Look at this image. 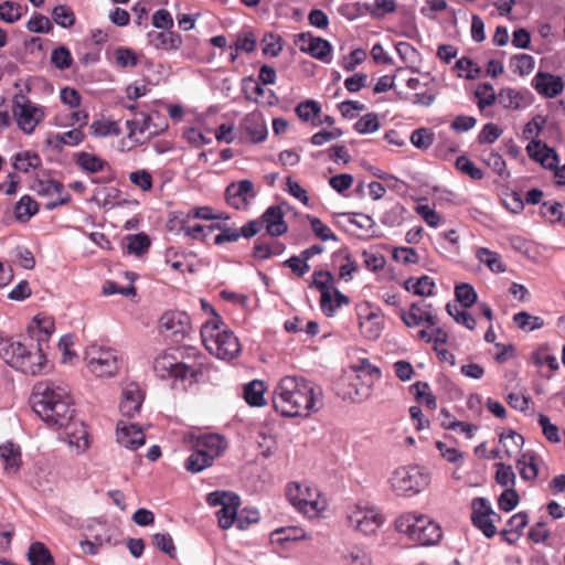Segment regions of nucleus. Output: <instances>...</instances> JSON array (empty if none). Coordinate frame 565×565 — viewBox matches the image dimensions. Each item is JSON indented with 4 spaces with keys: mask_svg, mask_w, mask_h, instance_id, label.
Returning <instances> with one entry per match:
<instances>
[{
    "mask_svg": "<svg viewBox=\"0 0 565 565\" xmlns=\"http://www.w3.org/2000/svg\"><path fill=\"white\" fill-rule=\"evenodd\" d=\"M256 195L254 183L248 179L230 183L224 193L227 205L238 211H247Z\"/></svg>",
    "mask_w": 565,
    "mask_h": 565,
    "instance_id": "nucleus-15",
    "label": "nucleus"
},
{
    "mask_svg": "<svg viewBox=\"0 0 565 565\" xmlns=\"http://www.w3.org/2000/svg\"><path fill=\"white\" fill-rule=\"evenodd\" d=\"M159 329L164 337L181 341L191 331L190 317L184 311H166L159 319Z\"/></svg>",
    "mask_w": 565,
    "mask_h": 565,
    "instance_id": "nucleus-13",
    "label": "nucleus"
},
{
    "mask_svg": "<svg viewBox=\"0 0 565 565\" xmlns=\"http://www.w3.org/2000/svg\"><path fill=\"white\" fill-rule=\"evenodd\" d=\"M39 212V204L30 195L25 194L20 198L14 206V216L17 221L26 223Z\"/></svg>",
    "mask_w": 565,
    "mask_h": 565,
    "instance_id": "nucleus-42",
    "label": "nucleus"
},
{
    "mask_svg": "<svg viewBox=\"0 0 565 565\" xmlns=\"http://www.w3.org/2000/svg\"><path fill=\"white\" fill-rule=\"evenodd\" d=\"M143 402V393L140 387L135 384H128L122 391V399L119 409L122 416L128 418L135 417L139 414Z\"/></svg>",
    "mask_w": 565,
    "mask_h": 565,
    "instance_id": "nucleus-26",
    "label": "nucleus"
},
{
    "mask_svg": "<svg viewBox=\"0 0 565 565\" xmlns=\"http://www.w3.org/2000/svg\"><path fill=\"white\" fill-rule=\"evenodd\" d=\"M53 21L62 28H71L76 22V17L71 7L58 4L52 10Z\"/></svg>",
    "mask_w": 565,
    "mask_h": 565,
    "instance_id": "nucleus-52",
    "label": "nucleus"
},
{
    "mask_svg": "<svg viewBox=\"0 0 565 565\" xmlns=\"http://www.w3.org/2000/svg\"><path fill=\"white\" fill-rule=\"evenodd\" d=\"M424 90L414 93L408 99L413 105L429 107L437 97V90L431 83L424 84Z\"/></svg>",
    "mask_w": 565,
    "mask_h": 565,
    "instance_id": "nucleus-56",
    "label": "nucleus"
},
{
    "mask_svg": "<svg viewBox=\"0 0 565 565\" xmlns=\"http://www.w3.org/2000/svg\"><path fill=\"white\" fill-rule=\"evenodd\" d=\"M529 523V515L525 512L513 514L507 522L505 527L500 532L503 542L509 545L515 544L523 534Z\"/></svg>",
    "mask_w": 565,
    "mask_h": 565,
    "instance_id": "nucleus-31",
    "label": "nucleus"
},
{
    "mask_svg": "<svg viewBox=\"0 0 565 565\" xmlns=\"http://www.w3.org/2000/svg\"><path fill=\"white\" fill-rule=\"evenodd\" d=\"M495 467V481L505 489H513L515 486V473L511 466L503 462H497Z\"/></svg>",
    "mask_w": 565,
    "mask_h": 565,
    "instance_id": "nucleus-57",
    "label": "nucleus"
},
{
    "mask_svg": "<svg viewBox=\"0 0 565 565\" xmlns=\"http://www.w3.org/2000/svg\"><path fill=\"white\" fill-rule=\"evenodd\" d=\"M42 166V159L36 152L22 151L13 157V167L21 172H29Z\"/></svg>",
    "mask_w": 565,
    "mask_h": 565,
    "instance_id": "nucleus-46",
    "label": "nucleus"
},
{
    "mask_svg": "<svg viewBox=\"0 0 565 565\" xmlns=\"http://www.w3.org/2000/svg\"><path fill=\"white\" fill-rule=\"evenodd\" d=\"M532 87L544 98H555L564 90V79L555 74L539 71L532 78Z\"/></svg>",
    "mask_w": 565,
    "mask_h": 565,
    "instance_id": "nucleus-21",
    "label": "nucleus"
},
{
    "mask_svg": "<svg viewBox=\"0 0 565 565\" xmlns=\"http://www.w3.org/2000/svg\"><path fill=\"white\" fill-rule=\"evenodd\" d=\"M151 116L146 113L135 114V118L127 120L126 126L128 129L127 137L135 145H143L150 138L159 135L168 128V124L162 127L151 124Z\"/></svg>",
    "mask_w": 565,
    "mask_h": 565,
    "instance_id": "nucleus-16",
    "label": "nucleus"
},
{
    "mask_svg": "<svg viewBox=\"0 0 565 565\" xmlns=\"http://www.w3.org/2000/svg\"><path fill=\"white\" fill-rule=\"evenodd\" d=\"M500 443L504 445L507 456L512 457L513 454L521 450L524 444V438L513 429H510L507 433L501 434Z\"/></svg>",
    "mask_w": 565,
    "mask_h": 565,
    "instance_id": "nucleus-55",
    "label": "nucleus"
},
{
    "mask_svg": "<svg viewBox=\"0 0 565 565\" xmlns=\"http://www.w3.org/2000/svg\"><path fill=\"white\" fill-rule=\"evenodd\" d=\"M533 102L531 92L514 88H501L498 94V103L505 109L519 110L529 107Z\"/></svg>",
    "mask_w": 565,
    "mask_h": 565,
    "instance_id": "nucleus-25",
    "label": "nucleus"
},
{
    "mask_svg": "<svg viewBox=\"0 0 565 565\" xmlns=\"http://www.w3.org/2000/svg\"><path fill=\"white\" fill-rule=\"evenodd\" d=\"M28 556L31 565H54L50 550L41 542L30 545Z\"/></svg>",
    "mask_w": 565,
    "mask_h": 565,
    "instance_id": "nucleus-47",
    "label": "nucleus"
},
{
    "mask_svg": "<svg viewBox=\"0 0 565 565\" xmlns=\"http://www.w3.org/2000/svg\"><path fill=\"white\" fill-rule=\"evenodd\" d=\"M89 134L95 138H106L119 136L121 129L119 124L115 120L97 119L89 125Z\"/></svg>",
    "mask_w": 565,
    "mask_h": 565,
    "instance_id": "nucleus-41",
    "label": "nucleus"
},
{
    "mask_svg": "<svg viewBox=\"0 0 565 565\" xmlns=\"http://www.w3.org/2000/svg\"><path fill=\"white\" fill-rule=\"evenodd\" d=\"M349 525L363 534H373L384 523V518L372 510H355L348 516Z\"/></svg>",
    "mask_w": 565,
    "mask_h": 565,
    "instance_id": "nucleus-23",
    "label": "nucleus"
},
{
    "mask_svg": "<svg viewBox=\"0 0 565 565\" xmlns=\"http://www.w3.org/2000/svg\"><path fill=\"white\" fill-rule=\"evenodd\" d=\"M206 502L211 507H221L216 512L221 529L227 530L233 525H236L239 530L246 529L243 514L237 512L241 504L237 494L228 491H214L207 494Z\"/></svg>",
    "mask_w": 565,
    "mask_h": 565,
    "instance_id": "nucleus-6",
    "label": "nucleus"
},
{
    "mask_svg": "<svg viewBox=\"0 0 565 565\" xmlns=\"http://www.w3.org/2000/svg\"><path fill=\"white\" fill-rule=\"evenodd\" d=\"M26 10L28 7L8 0L0 3V19L7 23H14L22 18Z\"/></svg>",
    "mask_w": 565,
    "mask_h": 565,
    "instance_id": "nucleus-48",
    "label": "nucleus"
},
{
    "mask_svg": "<svg viewBox=\"0 0 565 565\" xmlns=\"http://www.w3.org/2000/svg\"><path fill=\"white\" fill-rule=\"evenodd\" d=\"M356 373L352 385L355 388L358 398H365L370 395L374 384L380 381L382 373L381 370L373 365L367 359H362L353 366Z\"/></svg>",
    "mask_w": 565,
    "mask_h": 565,
    "instance_id": "nucleus-17",
    "label": "nucleus"
},
{
    "mask_svg": "<svg viewBox=\"0 0 565 565\" xmlns=\"http://www.w3.org/2000/svg\"><path fill=\"white\" fill-rule=\"evenodd\" d=\"M0 459L7 473L18 472L22 463L20 447L11 441L0 445Z\"/></svg>",
    "mask_w": 565,
    "mask_h": 565,
    "instance_id": "nucleus-34",
    "label": "nucleus"
},
{
    "mask_svg": "<svg viewBox=\"0 0 565 565\" xmlns=\"http://www.w3.org/2000/svg\"><path fill=\"white\" fill-rule=\"evenodd\" d=\"M213 462L214 460L211 456L206 455L194 445L193 451L185 460L184 467L188 471L198 473L203 471L205 468L211 467Z\"/></svg>",
    "mask_w": 565,
    "mask_h": 565,
    "instance_id": "nucleus-44",
    "label": "nucleus"
},
{
    "mask_svg": "<svg viewBox=\"0 0 565 565\" xmlns=\"http://www.w3.org/2000/svg\"><path fill=\"white\" fill-rule=\"evenodd\" d=\"M466 309L467 308H459L457 305L447 303L446 306L448 315L451 316L457 323L465 326L469 330H473L477 326V321Z\"/></svg>",
    "mask_w": 565,
    "mask_h": 565,
    "instance_id": "nucleus-53",
    "label": "nucleus"
},
{
    "mask_svg": "<svg viewBox=\"0 0 565 565\" xmlns=\"http://www.w3.org/2000/svg\"><path fill=\"white\" fill-rule=\"evenodd\" d=\"M288 501L301 513L316 518L324 510V502L320 500L317 488L305 483L292 482L287 486Z\"/></svg>",
    "mask_w": 565,
    "mask_h": 565,
    "instance_id": "nucleus-9",
    "label": "nucleus"
},
{
    "mask_svg": "<svg viewBox=\"0 0 565 565\" xmlns=\"http://www.w3.org/2000/svg\"><path fill=\"white\" fill-rule=\"evenodd\" d=\"M242 131L255 143L263 142L267 137V127L259 113L247 114L241 122Z\"/></svg>",
    "mask_w": 565,
    "mask_h": 565,
    "instance_id": "nucleus-30",
    "label": "nucleus"
},
{
    "mask_svg": "<svg viewBox=\"0 0 565 565\" xmlns=\"http://www.w3.org/2000/svg\"><path fill=\"white\" fill-rule=\"evenodd\" d=\"M31 345L28 347L21 342H9L6 343L3 348H1L0 354L2 359L9 364L11 367H15V361H20L25 359L26 353H29Z\"/></svg>",
    "mask_w": 565,
    "mask_h": 565,
    "instance_id": "nucleus-37",
    "label": "nucleus"
},
{
    "mask_svg": "<svg viewBox=\"0 0 565 565\" xmlns=\"http://www.w3.org/2000/svg\"><path fill=\"white\" fill-rule=\"evenodd\" d=\"M334 276L329 270L317 269L312 274V280L309 282V288H315L320 292V308L327 317H333L335 308L333 307V299L331 290L334 287Z\"/></svg>",
    "mask_w": 565,
    "mask_h": 565,
    "instance_id": "nucleus-18",
    "label": "nucleus"
},
{
    "mask_svg": "<svg viewBox=\"0 0 565 565\" xmlns=\"http://www.w3.org/2000/svg\"><path fill=\"white\" fill-rule=\"evenodd\" d=\"M396 529L422 546L436 545L443 537V531L438 523L427 515L414 512L402 514L396 520Z\"/></svg>",
    "mask_w": 565,
    "mask_h": 565,
    "instance_id": "nucleus-5",
    "label": "nucleus"
},
{
    "mask_svg": "<svg viewBox=\"0 0 565 565\" xmlns=\"http://www.w3.org/2000/svg\"><path fill=\"white\" fill-rule=\"evenodd\" d=\"M194 445L203 452L211 456L213 460L220 457L227 447L225 438L218 434H206L200 436Z\"/></svg>",
    "mask_w": 565,
    "mask_h": 565,
    "instance_id": "nucleus-33",
    "label": "nucleus"
},
{
    "mask_svg": "<svg viewBox=\"0 0 565 565\" xmlns=\"http://www.w3.org/2000/svg\"><path fill=\"white\" fill-rule=\"evenodd\" d=\"M526 151L530 158L539 161L544 168L555 170L554 177L557 184L565 185V166L557 168L559 158L553 148L547 147L541 140H532L527 145Z\"/></svg>",
    "mask_w": 565,
    "mask_h": 565,
    "instance_id": "nucleus-12",
    "label": "nucleus"
},
{
    "mask_svg": "<svg viewBox=\"0 0 565 565\" xmlns=\"http://www.w3.org/2000/svg\"><path fill=\"white\" fill-rule=\"evenodd\" d=\"M85 361L88 370L98 377L115 376L121 363L116 350L97 345H90L86 350Z\"/></svg>",
    "mask_w": 565,
    "mask_h": 565,
    "instance_id": "nucleus-10",
    "label": "nucleus"
},
{
    "mask_svg": "<svg viewBox=\"0 0 565 565\" xmlns=\"http://www.w3.org/2000/svg\"><path fill=\"white\" fill-rule=\"evenodd\" d=\"M295 44L303 53L309 54L323 63L331 61L332 45L328 40L315 36L310 32H302L295 36Z\"/></svg>",
    "mask_w": 565,
    "mask_h": 565,
    "instance_id": "nucleus-19",
    "label": "nucleus"
},
{
    "mask_svg": "<svg viewBox=\"0 0 565 565\" xmlns=\"http://www.w3.org/2000/svg\"><path fill=\"white\" fill-rule=\"evenodd\" d=\"M46 365V356L43 353L42 347L40 344H31V349L29 353H26L25 359L15 361V370L30 375H38L42 373L43 369Z\"/></svg>",
    "mask_w": 565,
    "mask_h": 565,
    "instance_id": "nucleus-27",
    "label": "nucleus"
},
{
    "mask_svg": "<svg viewBox=\"0 0 565 565\" xmlns=\"http://www.w3.org/2000/svg\"><path fill=\"white\" fill-rule=\"evenodd\" d=\"M242 89L246 99L254 103L262 105H274L277 102V97L274 92L269 88L263 87V85L254 78H245L243 81Z\"/></svg>",
    "mask_w": 565,
    "mask_h": 565,
    "instance_id": "nucleus-29",
    "label": "nucleus"
},
{
    "mask_svg": "<svg viewBox=\"0 0 565 565\" xmlns=\"http://www.w3.org/2000/svg\"><path fill=\"white\" fill-rule=\"evenodd\" d=\"M458 76L466 77L467 79H475L479 76L480 67L469 57H461L456 62Z\"/></svg>",
    "mask_w": 565,
    "mask_h": 565,
    "instance_id": "nucleus-63",
    "label": "nucleus"
},
{
    "mask_svg": "<svg viewBox=\"0 0 565 565\" xmlns=\"http://www.w3.org/2000/svg\"><path fill=\"white\" fill-rule=\"evenodd\" d=\"M203 356L193 347L164 351L153 361V371L162 380L198 382L203 374Z\"/></svg>",
    "mask_w": 565,
    "mask_h": 565,
    "instance_id": "nucleus-3",
    "label": "nucleus"
},
{
    "mask_svg": "<svg viewBox=\"0 0 565 565\" xmlns=\"http://www.w3.org/2000/svg\"><path fill=\"white\" fill-rule=\"evenodd\" d=\"M84 139L85 134L82 128L78 127L62 134H56L53 138L47 140V143L54 148H58L63 145L74 147L82 143Z\"/></svg>",
    "mask_w": 565,
    "mask_h": 565,
    "instance_id": "nucleus-43",
    "label": "nucleus"
},
{
    "mask_svg": "<svg viewBox=\"0 0 565 565\" xmlns=\"http://www.w3.org/2000/svg\"><path fill=\"white\" fill-rule=\"evenodd\" d=\"M32 333L38 344L46 342L55 330L54 320L51 317L36 316L33 319Z\"/></svg>",
    "mask_w": 565,
    "mask_h": 565,
    "instance_id": "nucleus-39",
    "label": "nucleus"
},
{
    "mask_svg": "<svg viewBox=\"0 0 565 565\" xmlns=\"http://www.w3.org/2000/svg\"><path fill=\"white\" fill-rule=\"evenodd\" d=\"M399 317L409 328L419 326L424 322L428 327H435L438 323V317L434 306L425 300L413 302L408 312L404 309H399Z\"/></svg>",
    "mask_w": 565,
    "mask_h": 565,
    "instance_id": "nucleus-20",
    "label": "nucleus"
},
{
    "mask_svg": "<svg viewBox=\"0 0 565 565\" xmlns=\"http://www.w3.org/2000/svg\"><path fill=\"white\" fill-rule=\"evenodd\" d=\"M477 259L486 265L492 273L499 274L505 271L507 267L499 253L487 247H479L476 252Z\"/></svg>",
    "mask_w": 565,
    "mask_h": 565,
    "instance_id": "nucleus-38",
    "label": "nucleus"
},
{
    "mask_svg": "<svg viewBox=\"0 0 565 565\" xmlns=\"http://www.w3.org/2000/svg\"><path fill=\"white\" fill-rule=\"evenodd\" d=\"M359 328L364 338L377 340L384 329L383 317L365 306L363 311L359 312Z\"/></svg>",
    "mask_w": 565,
    "mask_h": 565,
    "instance_id": "nucleus-24",
    "label": "nucleus"
},
{
    "mask_svg": "<svg viewBox=\"0 0 565 565\" xmlns=\"http://www.w3.org/2000/svg\"><path fill=\"white\" fill-rule=\"evenodd\" d=\"M307 220L310 223L312 232L321 241H338V237L332 230L319 217L307 215Z\"/></svg>",
    "mask_w": 565,
    "mask_h": 565,
    "instance_id": "nucleus-59",
    "label": "nucleus"
},
{
    "mask_svg": "<svg viewBox=\"0 0 565 565\" xmlns=\"http://www.w3.org/2000/svg\"><path fill=\"white\" fill-rule=\"evenodd\" d=\"M513 321L521 330L526 332L541 329L544 326V320L541 317L532 316L526 311L515 313Z\"/></svg>",
    "mask_w": 565,
    "mask_h": 565,
    "instance_id": "nucleus-51",
    "label": "nucleus"
},
{
    "mask_svg": "<svg viewBox=\"0 0 565 565\" xmlns=\"http://www.w3.org/2000/svg\"><path fill=\"white\" fill-rule=\"evenodd\" d=\"M535 66V60L532 55L521 53L513 55L510 61V67L513 73L525 76L532 73Z\"/></svg>",
    "mask_w": 565,
    "mask_h": 565,
    "instance_id": "nucleus-49",
    "label": "nucleus"
},
{
    "mask_svg": "<svg viewBox=\"0 0 565 565\" xmlns=\"http://www.w3.org/2000/svg\"><path fill=\"white\" fill-rule=\"evenodd\" d=\"M125 239L127 242V254H131L137 257H141L147 254L151 246V241L146 233L129 234Z\"/></svg>",
    "mask_w": 565,
    "mask_h": 565,
    "instance_id": "nucleus-40",
    "label": "nucleus"
},
{
    "mask_svg": "<svg viewBox=\"0 0 565 565\" xmlns=\"http://www.w3.org/2000/svg\"><path fill=\"white\" fill-rule=\"evenodd\" d=\"M455 297L463 308H470L478 299L475 288L466 282H461L455 287Z\"/></svg>",
    "mask_w": 565,
    "mask_h": 565,
    "instance_id": "nucleus-54",
    "label": "nucleus"
},
{
    "mask_svg": "<svg viewBox=\"0 0 565 565\" xmlns=\"http://www.w3.org/2000/svg\"><path fill=\"white\" fill-rule=\"evenodd\" d=\"M32 190L40 196L47 198L45 209L52 211L58 206L66 205L71 201V194L65 191L62 182L53 179H36Z\"/></svg>",
    "mask_w": 565,
    "mask_h": 565,
    "instance_id": "nucleus-14",
    "label": "nucleus"
},
{
    "mask_svg": "<svg viewBox=\"0 0 565 565\" xmlns=\"http://www.w3.org/2000/svg\"><path fill=\"white\" fill-rule=\"evenodd\" d=\"M501 516L493 511L490 502L484 498H475L471 502V523L482 532L487 539L493 537L498 531L495 522Z\"/></svg>",
    "mask_w": 565,
    "mask_h": 565,
    "instance_id": "nucleus-11",
    "label": "nucleus"
},
{
    "mask_svg": "<svg viewBox=\"0 0 565 565\" xmlns=\"http://www.w3.org/2000/svg\"><path fill=\"white\" fill-rule=\"evenodd\" d=\"M263 228L271 237H279L288 232L285 212L281 205H271L259 217Z\"/></svg>",
    "mask_w": 565,
    "mask_h": 565,
    "instance_id": "nucleus-22",
    "label": "nucleus"
},
{
    "mask_svg": "<svg viewBox=\"0 0 565 565\" xmlns=\"http://www.w3.org/2000/svg\"><path fill=\"white\" fill-rule=\"evenodd\" d=\"M411 392L414 394L415 399L422 404L425 405L429 409H436L437 407V398L431 393L430 386L427 382L418 381L414 383L409 387Z\"/></svg>",
    "mask_w": 565,
    "mask_h": 565,
    "instance_id": "nucleus-45",
    "label": "nucleus"
},
{
    "mask_svg": "<svg viewBox=\"0 0 565 565\" xmlns=\"http://www.w3.org/2000/svg\"><path fill=\"white\" fill-rule=\"evenodd\" d=\"M342 561L344 565H372L369 554L360 547H353L343 554Z\"/></svg>",
    "mask_w": 565,
    "mask_h": 565,
    "instance_id": "nucleus-64",
    "label": "nucleus"
},
{
    "mask_svg": "<svg viewBox=\"0 0 565 565\" xmlns=\"http://www.w3.org/2000/svg\"><path fill=\"white\" fill-rule=\"evenodd\" d=\"M117 440L126 448L136 450L145 444V433L136 424H127L122 420L117 424Z\"/></svg>",
    "mask_w": 565,
    "mask_h": 565,
    "instance_id": "nucleus-28",
    "label": "nucleus"
},
{
    "mask_svg": "<svg viewBox=\"0 0 565 565\" xmlns=\"http://www.w3.org/2000/svg\"><path fill=\"white\" fill-rule=\"evenodd\" d=\"M456 169L461 173L469 175L472 180H481L483 178V171L478 168L468 157L460 156L456 160Z\"/></svg>",
    "mask_w": 565,
    "mask_h": 565,
    "instance_id": "nucleus-60",
    "label": "nucleus"
},
{
    "mask_svg": "<svg viewBox=\"0 0 565 565\" xmlns=\"http://www.w3.org/2000/svg\"><path fill=\"white\" fill-rule=\"evenodd\" d=\"M11 110L19 129L26 135H31L45 118V108L24 94L14 95Z\"/></svg>",
    "mask_w": 565,
    "mask_h": 565,
    "instance_id": "nucleus-8",
    "label": "nucleus"
},
{
    "mask_svg": "<svg viewBox=\"0 0 565 565\" xmlns=\"http://www.w3.org/2000/svg\"><path fill=\"white\" fill-rule=\"evenodd\" d=\"M322 391L299 376L282 377L274 391L273 406L286 417L309 416L322 405Z\"/></svg>",
    "mask_w": 565,
    "mask_h": 565,
    "instance_id": "nucleus-1",
    "label": "nucleus"
},
{
    "mask_svg": "<svg viewBox=\"0 0 565 565\" xmlns=\"http://www.w3.org/2000/svg\"><path fill=\"white\" fill-rule=\"evenodd\" d=\"M30 401L35 414L50 427H66L75 413L70 388L62 382H38Z\"/></svg>",
    "mask_w": 565,
    "mask_h": 565,
    "instance_id": "nucleus-2",
    "label": "nucleus"
},
{
    "mask_svg": "<svg viewBox=\"0 0 565 565\" xmlns=\"http://www.w3.org/2000/svg\"><path fill=\"white\" fill-rule=\"evenodd\" d=\"M75 163L81 170L92 174L110 168L108 161L86 151L78 152L75 156Z\"/></svg>",
    "mask_w": 565,
    "mask_h": 565,
    "instance_id": "nucleus-35",
    "label": "nucleus"
},
{
    "mask_svg": "<svg viewBox=\"0 0 565 565\" xmlns=\"http://www.w3.org/2000/svg\"><path fill=\"white\" fill-rule=\"evenodd\" d=\"M429 482V473L420 466L399 467L390 478L391 489L398 495H414L419 493Z\"/></svg>",
    "mask_w": 565,
    "mask_h": 565,
    "instance_id": "nucleus-7",
    "label": "nucleus"
},
{
    "mask_svg": "<svg viewBox=\"0 0 565 565\" xmlns=\"http://www.w3.org/2000/svg\"><path fill=\"white\" fill-rule=\"evenodd\" d=\"M483 162L501 178H509L510 173L507 170V162L500 153L491 150L483 158Z\"/></svg>",
    "mask_w": 565,
    "mask_h": 565,
    "instance_id": "nucleus-61",
    "label": "nucleus"
},
{
    "mask_svg": "<svg viewBox=\"0 0 565 565\" xmlns=\"http://www.w3.org/2000/svg\"><path fill=\"white\" fill-rule=\"evenodd\" d=\"M516 466L520 470V476L524 480H534L539 475V468L535 462V456L525 452L518 459Z\"/></svg>",
    "mask_w": 565,
    "mask_h": 565,
    "instance_id": "nucleus-50",
    "label": "nucleus"
},
{
    "mask_svg": "<svg viewBox=\"0 0 565 565\" xmlns=\"http://www.w3.org/2000/svg\"><path fill=\"white\" fill-rule=\"evenodd\" d=\"M265 392V383L259 380H254L244 386V398L248 405L260 407L266 404L264 397Z\"/></svg>",
    "mask_w": 565,
    "mask_h": 565,
    "instance_id": "nucleus-36",
    "label": "nucleus"
},
{
    "mask_svg": "<svg viewBox=\"0 0 565 565\" xmlns=\"http://www.w3.org/2000/svg\"><path fill=\"white\" fill-rule=\"evenodd\" d=\"M51 63L58 70L71 67L73 57L71 51L66 46H58L51 53Z\"/></svg>",
    "mask_w": 565,
    "mask_h": 565,
    "instance_id": "nucleus-62",
    "label": "nucleus"
},
{
    "mask_svg": "<svg viewBox=\"0 0 565 565\" xmlns=\"http://www.w3.org/2000/svg\"><path fill=\"white\" fill-rule=\"evenodd\" d=\"M201 338L206 350L222 360L236 358L242 349L237 337L225 328L215 312L214 318L201 327Z\"/></svg>",
    "mask_w": 565,
    "mask_h": 565,
    "instance_id": "nucleus-4",
    "label": "nucleus"
},
{
    "mask_svg": "<svg viewBox=\"0 0 565 565\" xmlns=\"http://www.w3.org/2000/svg\"><path fill=\"white\" fill-rule=\"evenodd\" d=\"M478 99V107L482 110L486 107L492 106L498 100L493 86L489 83H483L478 86L475 92Z\"/></svg>",
    "mask_w": 565,
    "mask_h": 565,
    "instance_id": "nucleus-58",
    "label": "nucleus"
},
{
    "mask_svg": "<svg viewBox=\"0 0 565 565\" xmlns=\"http://www.w3.org/2000/svg\"><path fill=\"white\" fill-rule=\"evenodd\" d=\"M147 36L150 45L162 51H178L183 43L182 36L171 30L151 31Z\"/></svg>",
    "mask_w": 565,
    "mask_h": 565,
    "instance_id": "nucleus-32",
    "label": "nucleus"
}]
</instances>
